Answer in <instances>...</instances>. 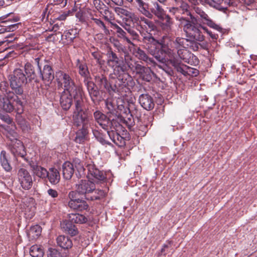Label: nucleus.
<instances>
[{
	"mask_svg": "<svg viewBox=\"0 0 257 257\" xmlns=\"http://www.w3.org/2000/svg\"><path fill=\"white\" fill-rule=\"evenodd\" d=\"M100 14L104 20L108 22L111 26L115 24L114 22L115 20L114 15L113 12L109 9L108 7H105L104 10H102V11L100 12Z\"/></svg>",
	"mask_w": 257,
	"mask_h": 257,
	"instance_id": "nucleus-27",
	"label": "nucleus"
},
{
	"mask_svg": "<svg viewBox=\"0 0 257 257\" xmlns=\"http://www.w3.org/2000/svg\"><path fill=\"white\" fill-rule=\"evenodd\" d=\"M19 96L11 90L7 91L4 95H0V108L7 112L15 110L18 114H21L24 104Z\"/></svg>",
	"mask_w": 257,
	"mask_h": 257,
	"instance_id": "nucleus-5",
	"label": "nucleus"
},
{
	"mask_svg": "<svg viewBox=\"0 0 257 257\" xmlns=\"http://www.w3.org/2000/svg\"><path fill=\"white\" fill-rule=\"evenodd\" d=\"M61 226L66 232L72 236L76 235L78 233V230L76 226L70 220L63 222L61 224Z\"/></svg>",
	"mask_w": 257,
	"mask_h": 257,
	"instance_id": "nucleus-26",
	"label": "nucleus"
},
{
	"mask_svg": "<svg viewBox=\"0 0 257 257\" xmlns=\"http://www.w3.org/2000/svg\"><path fill=\"white\" fill-rule=\"evenodd\" d=\"M169 11L174 15H176L177 13H180L179 9L178 7H172L170 8Z\"/></svg>",
	"mask_w": 257,
	"mask_h": 257,
	"instance_id": "nucleus-57",
	"label": "nucleus"
},
{
	"mask_svg": "<svg viewBox=\"0 0 257 257\" xmlns=\"http://www.w3.org/2000/svg\"><path fill=\"white\" fill-rule=\"evenodd\" d=\"M75 32V31L73 30L66 31L62 35V37H65L68 42H71L76 37Z\"/></svg>",
	"mask_w": 257,
	"mask_h": 257,
	"instance_id": "nucleus-45",
	"label": "nucleus"
},
{
	"mask_svg": "<svg viewBox=\"0 0 257 257\" xmlns=\"http://www.w3.org/2000/svg\"><path fill=\"white\" fill-rule=\"evenodd\" d=\"M56 81L59 88L63 89V91L68 92H82V88L77 86L71 76L64 72L58 70L55 74Z\"/></svg>",
	"mask_w": 257,
	"mask_h": 257,
	"instance_id": "nucleus-7",
	"label": "nucleus"
},
{
	"mask_svg": "<svg viewBox=\"0 0 257 257\" xmlns=\"http://www.w3.org/2000/svg\"><path fill=\"white\" fill-rule=\"evenodd\" d=\"M48 178L50 183L52 185L58 184L60 179V175L58 170L55 168H50L48 171Z\"/></svg>",
	"mask_w": 257,
	"mask_h": 257,
	"instance_id": "nucleus-23",
	"label": "nucleus"
},
{
	"mask_svg": "<svg viewBox=\"0 0 257 257\" xmlns=\"http://www.w3.org/2000/svg\"><path fill=\"white\" fill-rule=\"evenodd\" d=\"M47 193L50 196L54 198H56L58 195L57 191L52 189H48L47 191Z\"/></svg>",
	"mask_w": 257,
	"mask_h": 257,
	"instance_id": "nucleus-54",
	"label": "nucleus"
},
{
	"mask_svg": "<svg viewBox=\"0 0 257 257\" xmlns=\"http://www.w3.org/2000/svg\"><path fill=\"white\" fill-rule=\"evenodd\" d=\"M145 67H144L139 63H135L134 66V70L137 74L140 75Z\"/></svg>",
	"mask_w": 257,
	"mask_h": 257,
	"instance_id": "nucleus-51",
	"label": "nucleus"
},
{
	"mask_svg": "<svg viewBox=\"0 0 257 257\" xmlns=\"http://www.w3.org/2000/svg\"><path fill=\"white\" fill-rule=\"evenodd\" d=\"M30 166L35 176L42 179L47 178L48 174L46 169L36 164H31Z\"/></svg>",
	"mask_w": 257,
	"mask_h": 257,
	"instance_id": "nucleus-22",
	"label": "nucleus"
},
{
	"mask_svg": "<svg viewBox=\"0 0 257 257\" xmlns=\"http://www.w3.org/2000/svg\"><path fill=\"white\" fill-rule=\"evenodd\" d=\"M139 130L140 131H142V133H140V135H144L145 134H146V133L148 130V128H147V126L146 125H144L142 126H140L139 127Z\"/></svg>",
	"mask_w": 257,
	"mask_h": 257,
	"instance_id": "nucleus-60",
	"label": "nucleus"
},
{
	"mask_svg": "<svg viewBox=\"0 0 257 257\" xmlns=\"http://www.w3.org/2000/svg\"><path fill=\"white\" fill-rule=\"evenodd\" d=\"M178 6H179L178 8L179 9L180 13L183 14L185 13H188L189 6L186 3L182 1Z\"/></svg>",
	"mask_w": 257,
	"mask_h": 257,
	"instance_id": "nucleus-48",
	"label": "nucleus"
},
{
	"mask_svg": "<svg viewBox=\"0 0 257 257\" xmlns=\"http://www.w3.org/2000/svg\"><path fill=\"white\" fill-rule=\"evenodd\" d=\"M7 136L11 141L9 143V149L11 153L15 157L24 158L26 155V152L22 142L17 139V133L13 131L8 132Z\"/></svg>",
	"mask_w": 257,
	"mask_h": 257,
	"instance_id": "nucleus-9",
	"label": "nucleus"
},
{
	"mask_svg": "<svg viewBox=\"0 0 257 257\" xmlns=\"http://www.w3.org/2000/svg\"><path fill=\"white\" fill-rule=\"evenodd\" d=\"M128 121L124 120V122H125L126 125H127L129 127H131L134 124V120L132 118V115H131V117H128Z\"/></svg>",
	"mask_w": 257,
	"mask_h": 257,
	"instance_id": "nucleus-59",
	"label": "nucleus"
},
{
	"mask_svg": "<svg viewBox=\"0 0 257 257\" xmlns=\"http://www.w3.org/2000/svg\"><path fill=\"white\" fill-rule=\"evenodd\" d=\"M93 133L97 140L101 144L104 145H110V143H109L107 141L105 140V139L103 138L102 135L99 133L98 131H93Z\"/></svg>",
	"mask_w": 257,
	"mask_h": 257,
	"instance_id": "nucleus-46",
	"label": "nucleus"
},
{
	"mask_svg": "<svg viewBox=\"0 0 257 257\" xmlns=\"http://www.w3.org/2000/svg\"><path fill=\"white\" fill-rule=\"evenodd\" d=\"M0 118L8 124H10L12 122V120L10 117L7 115L5 114L0 110Z\"/></svg>",
	"mask_w": 257,
	"mask_h": 257,
	"instance_id": "nucleus-50",
	"label": "nucleus"
},
{
	"mask_svg": "<svg viewBox=\"0 0 257 257\" xmlns=\"http://www.w3.org/2000/svg\"><path fill=\"white\" fill-rule=\"evenodd\" d=\"M18 28V24H12L10 26L9 31H14Z\"/></svg>",
	"mask_w": 257,
	"mask_h": 257,
	"instance_id": "nucleus-64",
	"label": "nucleus"
},
{
	"mask_svg": "<svg viewBox=\"0 0 257 257\" xmlns=\"http://www.w3.org/2000/svg\"><path fill=\"white\" fill-rule=\"evenodd\" d=\"M17 178L21 186L23 189L28 190L32 187L33 185L32 177L26 169L20 168L19 169Z\"/></svg>",
	"mask_w": 257,
	"mask_h": 257,
	"instance_id": "nucleus-13",
	"label": "nucleus"
},
{
	"mask_svg": "<svg viewBox=\"0 0 257 257\" xmlns=\"http://www.w3.org/2000/svg\"><path fill=\"white\" fill-rule=\"evenodd\" d=\"M93 5L99 13L107 7L100 0H94Z\"/></svg>",
	"mask_w": 257,
	"mask_h": 257,
	"instance_id": "nucleus-47",
	"label": "nucleus"
},
{
	"mask_svg": "<svg viewBox=\"0 0 257 257\" xmlns=\"http://www.w3.org/2000/svg\"><path fill=\"white\" fill-rule=\"evenodd\" d=\"M88 127H83L78 130L76 133L75 141L79 144L84 142L87 134V128Z\"/></svg>",
	"mask_w": 257,
	"mask_h": 257,
	"instance_id": "nucleus-32",
	"label": "nucleus"
},
{
	"mask_svg": "<svg viewBox=\"0 0 257 257\" xmlns=\"http://www.w3.org/2000/svg\"><path fill=\"white\" fill-rule=\"evenodd\" d=\"M143 17H139L137 15H136L135 13L130 12L128 18L130 19V20L137 26H141L142 22L141 21V19Z\"/></svg>",
	"mask_w": 257,
	"mask_h": 257,
	"instance_id": "nucleus-44",
	"label": "nucleus"
},
{
	"mask_svg": "<svg viewBox=\"0 0 257 257\" xmlns=\"http://www.w3.org/2000/svg\"><path fill=\"white\" fill-rule=\"evenodd\" d=\"M165 22L160 24V27L162 29L167 33H169L172 29V26L173 24L172 19L169 15H166L165 17Z\"/></svg>",
	"mask_w": 257,
	"mask_h": 257,
	"instance_id": "nucleus-36",
	"label": "nucleus"
},
{
	"mask_svg": "<svg viewBox=\"0 0 257 257\" xmlns=\"http://www.w3.org/2000/svg\"><path fill=\"white\" fill-rule=\"evenodd\" d=\"M24 73L23 69L16 68L9 74L8 80L12 91L16 95H22L24 93L23 86L34 78L35 73L34 67L30 63H26L24 66Z\"/></svg>",
	"mask_w": 257,
	"mask_h": 257,
	"instance_id": "nucleus-2",
	"label": "nucleus"
},
{
	"mask_svg": "<svg viewBox=\"0 0 257 257\" xmlns=\"http://www.w3.org/2000/svg\"><path fill=\"white\" fill-rule=\"evenodd\" d=\"M76 66L79 69V74L85 78H89V72L88 70L87 66L85 62H80L77 60Z\"/></svg>",
	"mask_w": 257,
	"mask_h": 257,
	"instance_id": "nucleus-30",
	"label": "nucleus"
},
{
	"mask_svg": "<svg viewBox=\"0 0 257 257\" xmlns=\"http://www.w3.org/2000/svg\"><path fill=\"white\" fill-rule=\"evenodd\" d=\"M38 67L42 79L45 83L49 85L54 78V75L52 67L49 65H45L44 66L43 71L41 70L39 65Z\"/></svg>",
	"mask_w": 257,
	"mask_h": 257,
	"instance_id": "nucleus-18",
	"label": "nucleus"
},
{
	"mask_svg": "<svg viewBox=\"0 0 257 257\" xmlns=\"http://www.w3.org/2000/svg\"><path fill=\"white\" fill-rule=\"evenodd\" d=\"M152 12L159 19L164 20L165 16V12L163 9L158 3L154 4V8L152 9Z\"/></svg>",
	"mask_w": 257,
	"mask_h": 257,
	"instance_id": "nucleus-31",
	"label": "nucleus"
},
{
	"mask_svg": "<svg viewBox=\"0 0 257 257\" xmlns=\"http://www.w3.org/2000/svg\"><path fill=\"white\" fill-rule=\"evenodd\" d=\"M114 29H116V33L118 34V37L122 38L126 36V33L116 24H114L111 26Z\"/></svg>",
	"mask_w": 257,
	"mask_h": 257,
	"instance_id": "nucleus-49",
	"label": "nucleus"
},
{
	"mask_svg": "<svg viewBox=\"0 0 257 257\" xmlns=\"http://www.w3.org/2000/svg\"><path fill=\"white\" fill-rule=\"evenodd\" d=\"M70 13V11H68L66 13H64L63 14L59 16V17L57 18V19L60 21L65 20L66 19V18L69 16Z\"/></svg>",
	"mask_w": 257,
	"mask_h": 257,
	"instance_id": "nucleus-56",
	"label": "nucleus"
},
{
	"mask_svg": "<svg viewBox=\"0 0 257 257\" xmlns=\"http://www.w3.org/2000/svg\"><path fill=\"white\" fill-rule=\"evenodd\" d=\"M136 53L137 56L139 59L143 60L147 63L151 64L154 62L153 60L149 58L143 50L138 49Z\"/></svg>",
	"mask_w": 257,
	"mask_h": 257,
	"instance_id": "nucleus-39",
	"label": "nucleus"
},
{
	"mask_svg": "<svg viewBox=\"0 0 257 257\" xmlns=\"http://www.w3.org/2000/svg\"><path fill=\"white\" fill-rule=\"evenodd\" d=\"M83 82L85 86L87 88V91L91 100L93 101H94L99 93V91L95 87V84L93 83V82L91 81L89 78H85Z\"/></svg>",
	"mask_w": 257,
	"mask_h": 257,
	"instance_id": "nucleus-20",
	"label": "nucleus"
},
{
	"mask_svg": "<svg viewBox=\"0 0 257 257\" xmlns=\"http://www.w3.org/2000/svg\"><path fill=\"white\" fill-rule=\"evenodd\" d=\"M94 117L99 125L107 131L109 138L114 144L120 147L124 145V139L119 134L122 127L116 120L113 118L110 120L99 111L94 112Z\"/></svg>",
	"mask_w": 257,
	"mask_h": 257,
	"instance_id": "nucleus-4",
	"label": "nucleus"
},
{
	"mask_svg": "<svg viewBox=\"0 0 257 257\" xmlns=\"http://www.w3.org/2000/svg\"><path fill=\"white\" fill-rule=\"evenodd\" d=\"M76 189L78 194L84 195L88 200H97L104 196L103 191L95 190L94 183L89 180H80L76 185Z\"/></svg>",
	"mask_w": 257,
	"mask_h": 257,
	"instance_id": "nucleus-6",
	"label": "nucleus"
},
{
	"mask_svg": "<svg viewBox=\"0 0 257 257\" xmlns=\"http://www.w3.org/2000/svg\"><path fill=\"white\" fill-rule=\"evenodd\" d=\"M22 211L27 218L31 219L35 215V201L32 198H27L23 199L22 204Z\"/></svg>",
	"mask_w": 257,
	"mask_h": 257,
	"instance_id": "nucleus-15",
	"label": "nucleus"
},
{
	"mask_svg": "<svg viewBox=\"0 0 257 257\" xmlns=\"http://www.w3.org/2000/svg\"><path fill=\"white\" fill-rule=\"evenodd\" d=\"M76 17L79 20L80 22H84V18L83 17V12L81 11H79L77 12L75 15Z\"/></svg>",
	"mask_w": 257,
	"mask_h": 257,
	"instance_id": "nucleus-55",
	"label": "nucleus"
},
{
	"mask_svg": "<svg viewBox=\"0 0 257 257\" xmlns=\"http://www.w3.org/2000/svg\"><path fill=\"white\" fill-rule=\"evenodd\" d=\"M130 34L133 37V39H138L139 37L137 33L133 29L130 32Z\"/></svg>",
	"mask_w": 257,
	"mask_h": 257,
	"instance_id": "nucleus-61",
	"label": "nucleus"
},
{
	"mask_svg": "<svg viewBox=\"0 0 257 257\" xmlns=\"http://www.w3.org/2000/svg\"><path fill=\"white\" fill-rule=\"evenodd\" d=\"M86 168L87 170L86 177L89 181L97 183L105 181L107 174L97 169L93 161L88 160L86 163Z\"/></svg>",
	"mask_w": 257,
	"mask_h": 257,
	"instance_id": "nucleus-10",
	"label": "nucleus"
},
{
	"mask_svg": "<svg viewBox=\"0 0 257 257\" xmlns=\"http://www.w3.org/2000/svg\"><path fill=\"white\" fill-rule=\"evenodd\" d=\"M106 108L108 110V112L113 113L115 110L116 105L114 100L112 98H107L105 101Z\"/></svg>",
	"mask_w": 257,
	"mask_h": 257,
	"instance_id": "nucleus-41",
	"label": "nucleus"
},
{
	"mask_svg": "<svg viewBox=\"0 0 257 257\" xmlns=\"http://www.w3.org/2000/svg\"><path fill=\"white\" fill-rule=\"evenodd\" d=\"M48 257H61L60 253L55 249H50Z\"/></svg>",
	"mask_w": 257,
	"mask_h": 257,
	"instance_id": "nucleus-52",
	"label": "nucleus"
},
{
	"mask_svg": "<svg viewBox=\"0 0 257 257\" xmlns=\"http://www.w3.org/2000/svg\"><path fill=\"white\" fill-rule=\"evenodd\" d=\"M141 21L142 22V25L140 26L147 30L152 31L155 28L153 22L144 17L142 18Z\"/></svg>",
	"mask_w": 257,
	"mask_h": 257,
	"instance_id": "nucleus-38",
	"label": "nucleus"
},
{
	"mask_svg": "<svg viewBox=\"0 0 257 257\" xmlns=\"http://www.w3.org/2000/svg\"><path fill=\"white\" fill-rule=\"evenodd\" d=\"M152 73L153 72L149 67H145L140 75L143 80L150 81L152 79Z\"/></svg>",
	"mask_w": 257,
	"mask_h": 257,
	"instance_id": "nucleus-42",
	"label": "nucleus"
},
{
	"mask_svg": "<svg viewBox=\"0 0 257 257\" xmlns=\"http://www.w3.org/2000/svg\"><path fill=\"white\" fill-rule=\"evenodd\" d=\"M113 10L115 13L120 18H123L124 16L128 17L131 12L126 9L118 7L114 8Z\"/></svg>",
	"mask_w": 257,
	"mask_h": 257,
	"instance_id": "nucleus-43",
	"label": "nucleus"
},
{
	"mask_svg": "<svg viewBox=\"0 0 257 257\" xmlns=\"http://www.w3.org/2000/svg\"><path fill=\"white\" fill-rule=\"evenodd\" d=\"M0 162L3 168L8 172H10L12 170V167L10 165L8 159L7 153L5 151L3 150L0 154Z\"/></svg>",
	"mask_w": 257,
	"mask_h": 257,
	"instance_id": "nucleus-28",
	"label": "nucleus"
},
{
	"mask_svg": "<svg viewBox=\"0 0 257 257\" xmlns=\"http://www.w3.org/2000/svg\"><path fill=\"white\" fill-rule=\"evenodd\" d=\"M62 172L64 179H70L74 172L73 165L70 162H65L62 165Z\"/></svg>",
	"mask_w": 257,
	"mask_h": 257,
	"instance_id": "nucleus-24",
	"label": "nucleus"
},
{
	"mask_svg": "<svg viewBox=\"0 0 257 257\" xmlns=\"http://www.w3.org/2000/svg\"><path fill=\"white\" fill-rule=\"evenodd\" d=\"M194 10L195 13L198 15L203 24L207 25L211 28H212L218 32H221L222 28L221 27L216 24L212 19L210 18L208 15L201 8L198 7H194Z\"/></svg>",
	"mask_w": 257,
	"mask_h": 257,
	"instance_id": "nucleus-14",
	"label": "nucleus"
},
{
	"mask_svg": "<svg viewBox=\"0 0 257 257\" xmlns=\"http://www.w3.org/2000/svg\"><path fill=\"white\" fill-rule=\"evenodd\" d=\"M77 192H75L74 191H72L69 192L68 194L69 198L70 199V201L76 200L78 199L77 198Z\"/></svg>",
	"mask_w": 257,
	"mask_h": 257,
	"instance_id": "nucleus-53",
	"label": "nucleus"
},
{
	"mask_svg": "<svg viewBox=\"0 0 257 257\" xmlns=\"http://www.w3.org/2000/svg\"><path fill=\"white\" fill-rule=\"evenodd\" d=\"M187 72H188L187 74H190V73H192L195 76H196L198 74V71L196 69L189 67H187Z\"/></svg>",
	"mask_w": 257,
	"mask_h": 257,
	"instance_id": "nucleus-58",
	"label": "nucleus"
},
{
	"mask_svg": "<svg viewBox=\"0 0 257 257\" xmlns=\"http://www.w3.org/2000/svg\"><path fill=\"white\" fill-rule=\"evenodd\" d=\"M90 19L93 21L94 23L100 30L103 31L105 35H108L109 34V30L106 27L104 23L100 19L91 16Z\"/></svg>",
	"mask_w": 257,
	"mask_h": 257,
	"instance_id": "nucleus-33",
	"label": "nucleus"
},
{
	"mask_svg": "<svg viewBox=\"0 0 257 257\" xmlns=\"http://www.w3.org/2000/svg\"><path fill=\"white\" fill-rule=\"evenodd\" d=\"M58 245L64 249H68L72 246V242L70 238L65 235H59L57 238Z\"/></svg>",
	"mask_w": 257,
	"mask_h": 257,
	"instance_id": "nucleus-25",
	"label": "nucleus"
},
{
	"mask_svg": "<svg viewBox=\"0 0 257 257\" xmlns=\"http://www.w3.org/2000/svg\"><path fill=\"white\" fill-rule=\"evenodd\" d=\"M114 4L118 6H121L123 5V0H111Z\"/></svg>",
	"mask_w": 257,
	"mask_h": 257,
	"instance_id": "nucleus-62",
	"label": "nucleus"
},
{
	"mask_svg": "<svg viewBox=\"0 0 257 257\" xmlns=\"http://www.w3.org/2000/svg\"><path fill=\"white\" fill-rule=\"evenodd\" d=\"M41 231V227L38 225H36L30 228L29 231V235L31 236L33 238H36L40 235Z\"/></svg>",
	"mask_w": 257,
	"mask_h": 257,
	"instance_id": "nucleus-40",
	"label": "nucleus"
},
{
	"mask_svg": "<svg viewBox=\"0 0 257 257\" xmlns=\"http://www.w3.org/2000/svg\"><path fill=\"white\" fill-rule=\"evenodd\" d=\"M82 92H76L71 93L66 91L61 92L60 98V103L61 107L64 110H68L71 107L72 103V98L75 100V103L78 100L81 101L82 100Z\"/></svg>",
	"mask_w": 257,
	"mask_h": 257,
	"instance_id": "nucleus-12",
	"label": "nucleus"
},
{
	"mask_svg": "<svg viewBox=\"0 0 257 257\" xmlns=\"http://www.w3.org/2000/svg\"><path fill=\"white\" fill-rule=\"evenodd\" d=\"M72 164L73 165V168L75 167L78 172V174H76L77 175L80 177L85 176V169L82 162L79 159L75 158Z\"/></svg>",
	"mask_w": 257,
	"mask_h": 257,
	"instance_id": "nucleus-29",
	"label": "nucleus"
},
{
	"mask_svg": "<svg viewBox=\"0 0 257 257\" xmlns=\"http://www.w3.org/2000/svg\"><path fill=\"white\" fill-rule=\"evenodd\" d=\"M30 254L32 257H42L44 254V251L41 246L38 245H34L30 248Z\"/></svg>",
	"mask_w": 257,
	"mask_h": 257,
	"instance_id": "nucleus-37",
	"label": "nucleus"
},
{
	"mask_svg": "<svg viewBox=\"0 0 257 257\" xmlns=\"http://www.w3.org/2000/svg\"><path fill=\"white\" fill-rule=\"evenodd\" d=\"M68 205L73 210L81 211L87 209L88 205L85 201L78 199L76 200L69 201Z\"/></svg>",
	"mask_w": 257,
	"mask_h": 257,
	"instance_id": "nucleus-21",
	"label": "nucleus"
},
{
	"mask_svg": "<svg viewBox=\"0 0 257 257\" xmlns=\"http://www.w3.org/2000/svg\"><path fill=\"white\" fill-rule=\"evenodd\" d=\"M187 15L190 16L191 21L183 17H179L176 16V20L179 22V26L182 28L183 31L185 33L187 37L199 42L203 41L204 40V37L199 29V28H200L206 32L213 40H215L217 39L218 35L213 33L206 27L201 25H200L199 27L196 26L193 22L196 21V19L191 13L189 12Z\"/></svg>",
	"mask_w": 257,
	"mask_h": 257,
	"instance_id": "nucleus-3",
	"label": "nucleus"
},
{
	"mask_svg": "<svg viewBox=\"0 0 257 257\" xmlns=\"http://www.w3.org/2000/svg\"><path fill=\"white\" fill-rule=\"evenodd\" d=\"M69 218V220L73 223H85L87 220L86 217H85L84 215L79 213L70 214Z\"/></svg>",
	"mask_w": 257,
	"mask_h": 257,
	"instance_id": "nucleus-34",
	"label": "nucleus"
},
{
	"mask_svg": "<svg viewBox=\"0 0 257 257\" xmlns=\"http://www.w3.org/2000/svg\"><path fill=\"white\" fill-rule=\"evenodd\" d=\"M20 115L21 114H19L17 117L18 124L19 125L23 132L29 133L31 130L30 125L29 123Z\"/></svg>",
	"mask_w": 257,
	"mask_h": 257,
	"instance_id": "nucleus-35",
	"label": "nucleus"
},
{
	"mask_svg": "<svg viewBox=\"0 0 257 257\" xmlns=\"http://www.w3.org/2000/svg\"><path fill=\"white\" fill-rule=\"evenodd\" d=\"M95 80L96 83L100 88H105L110 94H112L114 92H119V90L116 88V85L111 86L106 77L103 75L95 76Z\"/></svg>",
	"mask_w": 257,
	"mask_h": 257,
	"instance_id": "nucleus-16",
	"label": "nucleus"
},
{
	"mask_svg": "<svg viewBox=\"0 0 257 257\" xmlns=\"http://www.w3.org/2000/svg\"><path fill=\"white\" fill-rule=\"evenodd\" d=\"M204 1L210 7L224 12L234 3V0H204Z\"/></svg>",
	"mask_w": 257,
	"mask_h": 257,
	"instance_id": "nucleus-17",
	"label": "nucleus"
},
{
	"mask_svg": "<svg viewBox=\"0 0 257 257\" xmlns=\"http://www.w3.org/2000/svg\"><path fill=\"white\" fill-rule=\"evenodd\" d=\"M107 65L113 70L114 75L120 76L125 71V66L122 61L119 59L116 54L112 51L107 54Z\"/></svg>",
	"mask_w": 257,
	"mask_h": 257,
	"instance_id": "nucleus-11",
	"label": "nucleus"
},
{
	"mask_svg": "<svg viewBox=\"0 0 257 257\" xmlns=\"http://www.w3.org/2000/svg\"><path fill=\"white\" fill-rule=\"evenodd\" d=\"M83 100L77 101L75 104V109L74 111V123L77 126L82 125L83 127L90 126L91 119L88 116L86 110L83 108Z\"/></svg>",
	"mask_w": 257,
	"mask_h": 257,
	"instance_id": "nucleus-8",
	"label": "nucleus"
},
{
	"mask_svg": "<svg viewBox=\"0 0 257 257\" xmlns=\"http://www.w3.org/2000/svg\"><path fill=\"white\" fill-rule=\"evenodd\" d=\"M191 4L194 5H198L202 3V0H188Z\"/></svg>",
	"mask_w": 257,
	"mask_h": 257,
	"instance_id": "nucleus-63",
	"label": "nucleus"
},
{
	"mask_svg": "<svg viewBox=\"0 0 257 257\" xmlns=\"http://www.w3.org/2000/svg\"><path fill=\"white\" fill-rule=\"evenodd\" d=\"M139 103L145 109L150 110L152 109L155 105L153 98L147 94L141 95L139 98Z\"/></svg>",
	"mask_w": 257,
	"mask_h": 257,
	"instance_id": "nucleus-19",
	"label": "nucleus"
},
{
	"mask_svg": "<svg viewBox=\"0 0 257 257\" xmlns=\"http://www.w3.org/2000/svg\"><path fill=\"white\" fill-rule=\"evenodd\" d=\"M150 41L153 44L149 47L148 51L159 62L165 63L169 61L178 72L185 75L187 66L179 63V59L186 60L185 55L188 52L185 49L188 39L177 37L175 41L169 35H164L160 42L155 40L152 36Z\"/></svg>",
	"mask_w": 257,
	"mask_h": 257,
	"instance_id": "nucleus-1",
	"label": "nucleus"
}]
</instances>
